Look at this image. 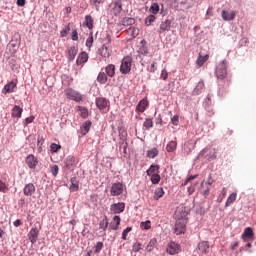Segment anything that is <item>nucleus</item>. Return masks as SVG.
I'll use <instances>...</instances> for the list:
<instances>
[{"mask_svg":"<svg viewBox=\"0 0 256 256\" xmlns=\"http://www.w3.org/2000/svg\"><path fill=\"white\" fill-rule=\"evenodd\" d=\"M85 25L88 29H93V17L91 15L85 16Z\"/></svg>","mask_w":256,"mask_h":256,"instance_id":"nucleus-40","label":"nucleus"},{"mask_svg":"<svg viewBox=\"0 0 256 256\" xmlns=\"http://www.w3.org/2000/svg\"><path fill=\"white\" fill-rule=\"evenodd\" d=\"M11 115L16 119H21V115H23V108H20L19 106L15 105L12 109Z\"/></svg>","mask_w":256,"mask_h":256,"instance_id":"nucleus-21","label":"nucleus"},{"mask_svg":"<svg viewBox=\"0 0 256 256\" xmlns=\"http://www.w3.org/2000/svg\"><path fill=\"white\" fill-rule=\"evenodd\" d=\"M132 63H133V58H131V56L124 57L121 61L120 73H122V75H127L131 73Z\"/></svg>","mask_w":256,"mask_h":256,"instance_id":"nucleus-2","label":"nucleus"},{"mask_svg":"<svg viewBox=\"0 0 256 256\" xmlns=\"http://www.w3.org/2000/svg\"><path fill=\"white\" fill-rule=\"evenodd\" d=\"M94 249V253H101V249H103V242H97Z\"/></svg>","mask_w":256,"mask_h":256,"instance_id":"nucleus-50","label":"nucleus"},{"mask_svg":"<svg viewBox=\"0 0 256 256\" xmlns=\"http://www.w3.org/2000/svg\"><path fill=\"white\" fill-rule=\"evenodd\" d=\"M128 33H132V35L134 37H137V35H139V29H137V28H129L128 29Z\"/></svg>","mask_w":256,"mask_h":256,"instance_id":"nucleus-57","label":"nucleus"},{"mask_svg":"<svg viewBox=\"0 0 256 256\" xmlns=\"http://www.w3.org/2000/svg\"><path fill=\"white\" fill-rule=\"evenodd\" d=\"M107 227H109V221L107 220V216L99 222V229L102 231H107Z\"/></svg>","mask_w":256,"mask_h":256,"instance_id":"nucleus-38","label":"nucleus"},{"mask_svg":"<svg viewBox=\"0 0 256 256\" xmlns=\"http://www.w3.org/2000/svg\"><path fill=\"white\" fill-rule=\"evenodd\" d=\"M86 47H89V49L93 47V37H90L86 40Z\"/></svg>","mask_w":256,"mask_h":256,"instance_id":"nucleus-62","label":"nucleus"},{"mask_svg":"<svg viewBox=\"0 0 256 256\" xmlns=\"http://www.w3.org/2000/svg\"><path fill=\"white\" fill-rule=\"evenodd\" d=\"M95 103L96 107H98L100 111H105V109H109L110 102L107 98L98 97L96 98Z\"/></svg>","mask_w":256,"mask_h":256,"instance_id":"nucleus-6","label":"nucleus"},{"mask_svg":"<svg viewBox=\"0 0 256 256\" xmlns=\"http://www.w3.org/2000/svg\"><path fill=\"white\" fill-rule=\"evenodd\" d=\"M105 71L108 77H115V65L114 64H109L105 67Z\"/></svg>","mask_w":256,"mask_h":256,"instance_id":"nucleus-27","label":"nucleus"},{"mask_svg":"<svg viewBox=\"0 0 256 256\" xmlns=\"http://www.w3.org/2000/svg\"><path fill=\"white\" fill-rule=\"evenodd\" d=\"M235 201H237V193L230 194L225 203V207H230L232 203H235Z\"/></svg>","mask_w":256,"mask_h":256,"instance_id":"nucleus-35","label":"nucleus"},{"mask_svg":"<svg viewBox=\"0 0 256 256\" xmlns=\"http://www.w3.org/2000/svg\"><path fill=\"white\" fill-rule=\"evenodd\" d=\"M157 155H159V150L157 148H152L151 150H148L146 152V157H148L149 159H155Z\"/></svg>","mask_w":256,"mask_h":256,"instance_id":"nucleus-34","label":"nucleus"},{"mask_svg":"<svg viewBox=\"0 0 256 256\" xmlns=\"http://www.w3.org/2000/svg\"><path fill=\"white\" fill-rule=\"evenodd\" d=\"M166 151L168 153H174V151H177V141L172 140L166 145Z\"/></svg>","mask_w":256,"mask_h":256,"instance_id":"nucleus-23","label":"nucleus"},{"mask_svg":"<svg viewBox=\"0 0 256 256\" xmlns=\"http://www.w3.org/2000/svg\"><path fill=\"white\" fill-rule=\"evenodd\" d=\"M254 235H255V233H253V229L251 227H248L244 230V232L242 234V238L243 239H253Z\"/></svg>","mask_w":256,"mask_h":256,"instance_id":"nucleus-30","label":"nucleus"},{"mask_svg":"<svg viewBox=\"0 0 256 256\" xmlns=\"http://www.w3.org/2000/svg\"><path fill=\"white\" fill-rule=\"evenodd\" d=\"M193 140H189L187 142L184 143V152L186 153V155H189L191 153V151H193Z\"/></svg>","mask_w":256,"mask_h":256,"instance_id":"nucleus-31","label":"nucleus"},{"mask_svg":"<svg viewBox=\"0 0 256 256\" xmlns=\"http://www.w3.org/2000/svg\"><path fill=\"white\" fill-rule=\"evenodd\" d=\"M221 15H222L223 21H233V19L237 17V12L236 11L229 12L226 10H222Z\"/></svg>","mask_w":256,"mask_h":256,"instance_id":"nucleus-17","label":"nucleus"},{"mask_svg":"<svg viewBox=\"0 0 256 256\" xmlns=\"http://www.w3.org/2000/svg\"><path fill=\"white\" fill-rule=\"evenodd\" d=\"M108 75L105 72H99L98 76H97V81L98 83H100V85H105V83H107L108 81Z\"/></svg>","mask_w":256,"mask_h":256,"instance_id":"nucleus-28","label":"nucleus"},{"mask_svg":"<svg viewBox=\"0 0 256 256\" xmlns=\"http://www.w3.org/2000/svg\"><path fill=\"white\" fill-rule=\"evenodd\" d=\"M28 239L32 245H35L37 243V239H39V228H31L30 232L28 233Z\"/></svg>","mask_w":256,"mask_h":256,"instance_id":"nucleus-10","label":"nucleus"},{"mask_svg":"<svg viewBox=\"0 0 256 256\" xmlns=\"http://www.w3.org/2000/svg\"><path fill=\"white\" fill-rule=\"evenodd\" d=\"M193 179H197V175H192V176H190V177L183 183V185H184V186L187 185V183H188L189 181H193Z\"/></svg>","mask_w":256,"mask_h":256,"instance_id":"nucleus-64","label":"nucleus"},{"mask_svg":"<svg viewBox=\"0 0 256 256\" xmlns=\"http://www.w3.org/2000/svg\"><path fill=\"white\" fill-rule=\"evenodd\" d=\"M51 173L54 177H57V175L59 174V166L57 165H53L51 166Z\"/></svg>","mask_w":256,"mask_h":256,"instance_id":"nucleus-52","label":"nucleus"},{"mask_svg":"<svg viewBox=\"0 0 256 256\" xmlns=\"http://www.w3.org/2000/svg\"><path fill=\"white\" fill-rule=\"evenodd\" d=\"M163 195H165V190H163V188H156L153 197L155 201H159Z\"/></svg>","mask_w":256,"mask_h":256,"instance_id":"nucleus-33","label":"nucleus"},{"mask_svg":"<svg viewBox=\"0 0 256 256\" xmlns=\"http://www.w3.org/2000/svg\"><path fill=\"white\" fill-rule=\"evenodd\" d=\"M77 111L80 112V116L82 117V119H87V117H89V110L87 108L78 106Z\"/></svg>","mask_w":256,"mask_h":256,"instance_id":"nucleus-36","label":"nucleus"},{"mask_svg":"<svg viewBox=\"0 0 256 256\" xmlns=\"http://www.w3.org/2000/svg\"><path fill=\"white\" fill-rule=\"evenodd\" d=\"M215 76L220 80H223L225 77H227V61L223 60L216 66Z\"/></svg>","mask_w":256,"mask_h":256,"instance_id":"nucleus-3","label":"nucleus"},{"mask_svg":"<svg viewBox=\"0 0 256 256\" xmlns=\"http://www.w3.org/2000/svg\"><path fill=\"white\" fill-rule=\"evenodd\" d=\"M70 31H71V27L68 25L66 27V29L61 31V33H60L61 37H67V35H69Z\"/></svg>","mask_w":256,"mask_h":256,"instance_id":"nucleus-54","label":"nucleus"},{"mask_svg":"<svg viewBox=\"0 0 256 256\" xmlns=\"http://www.w3.org/2000/svg\"><path fill=\"white\" fill-rule=\"evenodd\" d=\"M141 243H134L133 246H132V251L134 253H139V251H141Z\"/></svg>","mask_w":256,"mask_h":256,"instance_id":"nucleus-51","label":"nucleus"},{"mask_svg":"<svg viewBox=\"0 0 256 256\" xmlns=\"http://www.w3.org/2000/svg\"><path fill=\"white\" fill-rule=\"evenodd\" d=\"M110 211L113 213V215H117L119 213H123L125 211V203L123 202H118L114 203L110 206Z\"/></svg>","mask_w":256,"mask_h":256,"instance_id":"nucleus-8","label":"nucleus"},{"mask_svg":"<svg viewBox=\"0 0 256 256\" xmlns=\"http://www.w3.org/2000/svg\"><path fill=\"white\" fill-rule=\"evenodd\" d=\"M123 25L129 26V25H135V20L133 18H124L122 21Z\"/></svg>","mask_w":256,"mask_h":256,"instance_id":"nucleus-44","label":"nucleus"},{"mask_svg":"<svg viewBox=\"0 0 256 256\" xmlns=\"http://www.w3.org/2000/svg\"><path fill=\"white\" fill-rule=\"evenodd\" d=\"M60 149H61V145H59V144L52 143L50 145V150L52 153H57Z\"/></svg>","mask_w":256,"mask_h":256,"instance_id":"nucleus-47","label":"nucleus"},{"mask_svg":"<svg viewBox=\"0 0 256 256\" xmlns=\"http://www.w3.org/2000/svg\"><path fill=\"white\" fill-rule=\"evenodd\" d=\"M174 219L176 220L174 226L175 235H183L187 231V212L183 209H177L174 213Z\"/></svg>","mask_w":256,"mask_h":256,"instance_id":"nucleus-1","label":"nucleus"},{"mask_svg":"<svg viewBox=\"0 0 256 256\" xmlns=\"http://www.w3.org/2000/svg\"><path fill=\"white\" fill-rule=\"evenodd\" d=\"M71 39L72 41H79V33H77V30L72 31Z\"/></svg>","mask_w":256,"mask_h":256,"instance_id":"nucleus-56","label":"nucleus"},{"mask_svg":"<svg viewBox=\"0 0 256 256\" xmlns=\"http://www.w3.org/2000/svg\"><path fill=\"white\" fill-rule=\"evenodd\" d=\"M172 125H179V115H174L171 119Z\"/></svg>","mask_w":256,"mask_h":256,"instance_id":"nucleus-58","label":"nucleus"},{"mask_svg":"<svg viewBox=\"0 0 256 256\" xmlns=\"http://www.w3.org/2000/svg\"><path fill=\"white\" fill-rule=\"evenodd\" d=\"M166 253H168V255H177V253H179V244L170 242L166 247Z\"/></svg>","mask_w":256,"mask_h":256,"instance_id":"nucleus-14","label":"nucleus"},{"mask_svg":"<svg viewBox=\"0 0 256 256\" xmlns=\"http://www.w3.org/2000/svg\"><path fill=\"white\" fill-rule=\"evenodd\" d=\"M168 77H169V72H167L166 69H163L160 75V79H163V81H167Z\"/></svg>","mask_w":256,"mask_h":256,"instance_id":"nucleus-53","label":"nucleus"},{"mask_svg":"<svg viewBox=\"0 0 256 256\" xmlns=\"http://www.w3.org/2000/svg\"><path fill=\"white\" fill-rule=\"evenodd\" d=\"M155 247H157V239L153 238L146 246V251L151 252L153 249H155Z\"/></svg>","mask_w":256,"mask_h":256,"instance_id":"nucleus-37","label":"nucleus"},{"mask_svg":"<svg viewBox=\"0 0 256 256\" xmlns=\"http://www.w3.org/2000/svg\"><path fill=\"white\" fill-rule=\"evenodd\" d=\"M150 177V181L153 185H159V182L161 181V175L153 174Z\"/></svg>","mask_w":256,"mask_h":256,"instance_id":"nucleus-39","label":"nucleus"},{"mask_svg":"<svg viewBox=\"0 0 256 256\" xmlns=\"http://www.w3.org/2000/svg\"><path fill=\"white\" fill-rule=\"evenodd\" d=\"M221 195H222V197L220 198L219 203H221V201H223V199H225V197H227V188L222 189Z\"/></svg>","mask_w":256,"mask_h":256,"instance_id":"nucleus-61","label":"nucleus"},{"mask_svg":"<svg viewBox=\"0 0 256 256\" xmlns=\"http://www.w3.org/2000/svg\"><path fill=\"white\" fill-rule=\"evenodd\" d=\"M110 193L113 197L121 195L123 193V184L120 182L112 184Z\"/></svg>","mask_w":256,"mask_h":256,"instance_id":"nucleus-7","label":"nucleus"},{"mask_svg":"<svg viewBox=\"0 0 256 256\" xmlns=\"http://www.w3.org/2000/svg\"><path fill=\"white\" fill-rule=\"evenodd\" d=\"M157 63L153 62L150 67H148L149 73H155L157 71V67L155 66Z\"/></svg>","mask_w":256,"mask_h":256,"instance_id":"nucleus-59","label":"nucleus"},{"mask_svg":"<svg viewBox=\"0 0 256 256\" xmlns=\"http://www.w3.org/2000/svg\"><path fill=\"white\" fill-rule=\"evenodd\" d=\"M155 19H156L155 15H153V14L149 15V16L145 19V25H146L147 27L151 26V24L154 23Z\"/></svg>","mask_w":256,"mask_h":256,"instance_id":"nucleus-42","label":"nucleus"},{"mask_svg":"<svg viewBox=\"0 0 256 256\" xmlns=\"http://www.w3.org/2000/svg\"><path fill=\"white\" fill-rule=\"evenodd\" d=\"M45 143V140L43 139V136H38L37 138V145H43Z\"/></svg>","mask_w":256,"mask_h":256,"instance_id":"nucleus-63","label":"nucleus"},{"mask_svg":"<svg viewBox=\"0 0 256 256\" xmlns=\"http://www.w3.org/2000/svg\"><path fill=\"white\" fill-rule=\"evenodd\" d=\"M32 121H35V116H30L24 120V127H27Z\"/></svg>","mask_w":256,"mask_h":256,"instance_id":"nucleus-55","label":"nucleus"},{"mask_svg":"<svg viewBox=\"0 0 256 256\" xmlns=\"http://www.w3.org/2000/svg\"><path fill=\"white\" fill-rule=\"evenodd\" d=\"M203 89H205V83L200 80L194 89V95H201V93H203Z\"/></svg>","mask_w":256,"mask_h":256,"instance_id":"nucleus-24","label":"nucleus"},{"mask_svg":"<svg viewBox=\"0 0 256 256\" xmlns=\"http://www.w3.org/2000/svg\"><path fill=\"white\" fill-rule=\"evenodd\" d=\"M70 182H71L70 191H72V193H75V191H79V182H77V178L72 177Z\"/></svg>","mask_w":256,"mask_h":256,"instance_id":"nucleus-29","label":"nucleus"},{"mask_svg":"<svg viewBox=\"0 0 256 256\" xmlns=\"http://www.w3.org/2000/svg\"><path fill=\"white\" fill-rule=\"evenodd\" d=\"M77 53H79V48L77 46H71L67 49V59L69 63L75 61V57H77Z\"/></svg>","mask_w":256,"mask_h":256,"instance_id":"nucleus-11","label":"nucleus"},{"mask_svg":"<svg viewBox=\"0 0 256 256\" xmlns=\"http://www.w3.org/2000/svg\"><path fill=\"white\" fill-rule=\"evenodd\" d=\"M208 60H209V54H206L204 56L199 54L198 59L196 60V64L198 65V67H203L205 62L208 61Z\"/></svg>","mask_w":256,"mask_h":256,"instance_id":"nucleus-26","label":"nucleus"},{"mask_svg":"<svg viewBox=\"0 0 256 256\" xmlns=\"http://www.w3.org/2000/svg\"><path fill=\"white\" fill-rule=\"evenodd\" d=\"M87 61H89V54L81 52L76 59V65L83 67Z\"/></svg>","mask_w":256,"mask_h":256,"instance_id":"nucleus-16","label":"nucleus"},{"mask_svg":"<svg viewBox=\"0 0 256 256\" xmlns=\"http://www.w3.org/2000/svg\"><path fill=\"white\" fill-rule=\"evenodd\" d=\"M140 227L145 230L151 229V221L147 220L145 222H141Z\"/></svg>","mask_w":256,"mask_h":256,"instance_id":"nucleus-49","label":"nucleus"},{"mask_svg":"<svg viewBox=\"0 0 256 256\" xmlns=\"http://www.w3.org/2000/svg\"><path fill=\"white\" fill-rule=\"evenodd\" d=\"M9 191V187L3 182V180H0V193H7Z\"/></svg>","mask_w":256,"mask_h":256,"instance_id":"nucleus-45","label":"nucleus"},{"mask_svg":"<svg viewBox=\"0 0 256 256\" xmlns=\"http://www.w3.org/2000/svg\"><path fill=\"white\" fill-rule=\"evenodd\" d=\"M91 121H86L83 123L82 127H81V133L82 135H87V133H89L90 129H91Z\"/></svg>","mask_w":256,"mask_h":256,"instance_id":"nucleus-32","label":"nucleus"},{"mask_svg":"<svg viewBox=\"0 0 256 256\" xmlns=\"http://www.w3.org/2000/svg\"><path fill=\"white\" fill-rule=\"evenodd\" d=\"M26 165L29 169H37V165H39V160L35 157V155L30 154L26 157Z\"/></svg>","mask_w":256,"mask_h":256,"instance_id":"nucleus-9","label":"nucleus"},{"mask_svg":"<svg viewBox=\"0 0 256 256\" xmlns=\"http://www.w3.org/2000/svg\"><path fill=\"white\" fill-rule=\"evenodd\" d=\"M15 91H17V83H15L14 81L6 84L2 89L3 95H7V93H15Z\"/></svg>","mask_w":256,"mask_h":256,"instance_id":"nucleus-13","label":"nucleus"},{"mask_svg":"<svg viewBox=\"0 0 256 256\" xmlns=\"http://www.w3.org/2000/svg\"><path fill=\"white\" fill-rule=\"evenodd\" d=\"M119 225H121V217L116 215L113 217V220L110 224V229H112V231H117V229H119Z\"/></svg>","mask_w":256,"mask_h":256,"instance_id":"nucleus-19","label":"nucleus"},{"mask_svg":"<svg viewBox=\"0 0 256 256\" xmlns=\"http://www.w3.org/2000/svg\"><path fill=\"white\" fill-rule=\"evenodd\" d=\"M209 242L208 241H201L198 243L197 246V253L199 256H204L207 255V253H209Z\"/></svg>","mask_w":256,"mask_h":256,"instance_id":"nucleus-5","label":"nucleus"},{"mask_svg":"<svg viewBox=\"0 0 256 256\" xmlns=\"http://www.w3.org/2000/svg\"><path fill=\"white\" fill-rule=\"evenodd\" d=\"M99 53L104 59H109L111 57V52H109V48L105 44L99 49Z\"/></svg>","mask_w":256,"mask_h":256,"instance_id":"nucleus-20","label":"nucleus"},{"mask_svg":"<svg viewBox=\"0 0 256 256\" xmlns=\"http://www.w3.org/2000/svg\"><path fill=\"white\" fill-rule=\"evenodd\" d=\"M171 29V20L167 19L160 24V29L158 33H165V31H170Z\"/></svg>","mask_w":256,"mask_h":256,"instance_id":"nucleus-18","label":"nucleus"},{"mask_svg":"<svg viewBox=\"0 0 256 256\" xmlns=\"http://www.w3.org/2000/svg\"><path fill=\"white\" fill-rule=\"evenodd\" d=\"M103 3H105V0H90V5H93L96 9H99V5Z\"/></svg>","mask_w":256,"mask_h":256,"instance_id":"nucleus-48","label":"nucleus"},{"mask_svg":"<svg viewBox=\"0 0 256 256\" xmlns=\"http://www.w3.org/2000/svg\"><path fill=\"white\" fill-rule=\"evenodd\" d=\"M209 17H213V7H209L206 12V19H209Z\"/></svg>","mask_w":256,"mask_h":256,"instance_id":"nucleus-60","label":"nucleus"},{"mask_svg":"<svg viewBox=\"0 0 256 256\" xmlns=\"http://www.w3.org/2000/svg\"><path fill=\"white\" fill-rule=\"evenodd\" d=\"M121 11H123V4L121 3V0H118L114 3L113 13L114 15H119Z\"/></svg>","mask_w":256,"mask_h":256,"instance_id":"nucleus-25","label":"nucleus"},{"mask_svg":"<svg viewBox=\"0 0 256 256\" xmlns=\"http://www.w3.org/2000/svg\"><path fill=\"white\" fill-rule=\"evenodd\" d=\"M133 231L132 227H127L123 232H122V239L123 241H127V235Z\"/></svg>","mask_w":256,"mask_h":256,"instance_id":"nucleus-46","label":"nucleus"},{"mask_svg":"<svg viewBox=\"0 0 256 256\" xmlns=\"http://www.w3.org/2000/svg\"><path fill=\"white\" fill-rule=\"evenodd\" d=\"M159 169H160V166L159 165H151L150 168L146 171L148 177L151 176V175H158L159 174Z\"/></svg>","mask_w":256,"mask_h":256,"instance_id":"nucleus-22","label":"nucleus"},{"mask_svg":"<svg viewBox=\"0 0 256 256\" xmlns=\"http://www.w3.org/2000/svg\"><path fill=\"white\" fill-rule=\"evenodd\" d=\"M65 95L67 99H71V101H75L76 103L83 101V95L79 93V91L74 90L72 88L66 89Z\"/></svg>","mask_w":256,"mask_h":256,"instance_id":"nucleus-4","label":"nucleus"},{"mask_svg":"<svg viewBox=\"0 0 256 256\" xmlns=\"http://www.w3.org/2000/svg\"><path fill=\"white\" fill-rule=\"evenodd\" d=\"M147 107H149V101L147 99L140 100L136 106V113H145Z\"/></svg>","mask_w":256,"mask_h":256,"instance_id":"nucleus-15","label":"nucleus"},{"mask_svg":"<svg viewBox=\"0 0 256 256\" xmlns=\"http://www.w3.org/2000/svg\"><path fill=\"white\" fill-rule=\"evenodd\" d=\"M143 127H145V129H151V127H153V120L150 118H146L143 123Z\"/></svg>","mask_w":256,"mask_h":256,"instance_id":"nucleus-43","label":"nucleus"},{"mask_svg":"<svg viewBox=\"0 0 256 256\" xmlns=\"http://www.w3.org/2000/svg\"><path fill=\"white\" fill-rule=\"evenodd\" d=\"M159 9V3H152L150 7V13H152L153 15H157V13H159Z\"/></svg>","mask_w":256,"mask_h":256,"instance_id":"nucleus-41","label":"nucleus"},{"mask_svg":"<svg viewBox=\"0 0 256 256\" xmlns=\"http://www.w3.org/2000/svg\"><path fill=\"white\" fill-rule=\"evenodd\" d=\"M35 191H37V189L33 183H28L23 188V193L26 197H32V195H35Z\"/></svg>","mask_w":256,"mask_h":256,"instance_id":"nucleus-12","label":"nucleus"}]
</instances>
